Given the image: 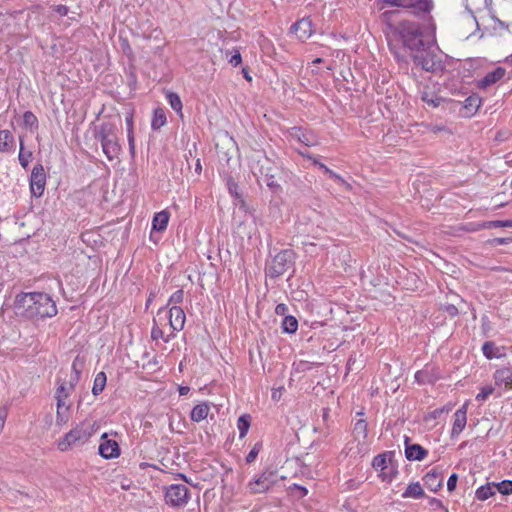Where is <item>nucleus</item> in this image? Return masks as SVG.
I'll list each match as a JSON object with an SVG mask.
<instances>
[{
	"mask_svg": "<svg viewBox=\"0 0 512 512\" xmlns=\"http://www.w3.org/2000/svg\"><path fill=\"white\" fill-rule=\"evenodd\" d=\"M167 320V310L166 308H160L157 312L156 317L153 320V327L151 330V338L153 340L163 339L165 342H168L172 337L175 336L172 331L170 334H165L163 326Z\"/></svg>",
	"mask_w": 512,
	"mask_h": 512,
	"instance_id": "nucleus-11",
	"label": "nucleus"
},
{
	"mask_svg": "<svg viewBox=\"0 0 512 512\" xmlns=\"http://www.w3.org/2000/svg\"><path fill=\"white\" fill-rule=\"evenodd\" d=\"M482 352L487 359L501 358L504 354L501 348L497 347L494 342L487 341L482 346Z\"/></svg>",
	"mask_w": 512,
	"mask_h": 512,
	"instance_id": "nucleus-26",
	"label": "nucleus"
},
{
	"mask_svg": "<svg viewBox=\"0 0 512 512\" xmlns=\"http://www.w3.org/2000/svg\"><path fill=\"white\" fill-rule=\"evenodd\" d=\"M283 330L287 333H294L298 328L297 319L293 316H286L282 322Z\"/></svg>",
	"mask_w": 512,
	"mask_h": 512,
	"instance_id": "nucleus-38",
	"label": "nucleus"
},
{
	"mask_svg": "<svg viewBox=\"0 0 512 512\" xmlns=\"http://www.w3.org/2000/svg\"><path fill=\"white\" fill-rule=\"evenodd\" d=\"M14 146V136L9 130H0V152H8Z\"/></svg>",
	"mask_w": 512,
	"mask_h": 512,
	"instance_id": "nucleus-27",
	"label": "nucleus"
},
{
	"mask_svg": "<svg viewBox=\"0 0 512 512\" xmlns=\"http://www.w3.org/2000/svg\"><path fill=\"white\" fill-rule=\"evenodd\" d=\"M243 73H244L245 79L248 81H251V77L249 76L248 72L245 69H243Z\"/></svg>",
	"mask_w": 512,
	"mask_h": 512,
	"instance_id": "nucleus-59",
	"label": "nucleus"
},
{
	"mask_svg": "<svg viewBox=\"0 0 512 512\" xmlns=\"http://www.w3.org/2000/svg\"><path fill=\"white\" fill-rule=\"evenodd\" d=\"M319 166L324 170L325 173L329 174L331 177L343 182V179L334 173L332 170H330L328 167H326L324 164H319Z\"/></svg>",
	"mask_w": 512,
	"mask_h": 512,
	"instance_id": "nucleus-51",
	"label": "nucleus"
},
{
	"mask_svg": "<svg viewBox=\"0 0 512 512\" xmlns=\"http://www.w3.org/2000/svg\"><path fill=\"white\" fill-rule=\"evenodd\" d=\"M402 37L404 44L411 50V55L414 52L421 51V49L429 44L423 41L419 26L413 23L403 26Z\"/></svg>",
	"mask_w": 512,
	"mask_h": 512,
	"instance_id": "nucleus-8",
	"label": "nucleus"
},
{
	"mask_svg": "<svg viewBox=\"0 0 512 512\" xmlns=\"http://www.w3.org/2000/svg\"><path fill=\"white\" fill-rule=\"evenodd\" d=\"M189 390H190V389H189V387H187V386H180V387H179V394H180L181 396L186 395V394H188Z\"/></svg>",
	"mask_w": 512,
	"mask_h": 512,
	"instance_id": "nucleus-56",
	"label": "nucleus"
},
{
	"mask_svg": "<svg viewBox=\"0 0 512 512\" xmlns=\"http://www.w3.org/2000/svg\"><path fill=\"white\" fill-rule=\"evenodd\" d=\"M287 311H288V307L285 304H283V303L278 304L276 306V308H275V312L278 315H282L283 316V315L286 314Z\"/></svg>",
	"mask_w": 512,
	"mask_h": 512,
	"instance_id": "nucleus-52",
	"label": "nucleus"
},
{
	"mask_svg": "<svg viewBox=\"0 0 512 512\" xmlns=\"http://www.w3.org/2000/svg\"><path fill=\"white\" fill-rule=\"evenodd\" d=\"M423 481L426 487H428L431 491H437V489L442 485L441 475L434 470L426 473Z\"/></svg>",
	"mask_w": 512,
	"mask_h": 512,
	"instance_id": "nucleus-25",
	"label": "nucleus"
},
{
	"mask_svg": "<svg viewBox=\"0 0 512 512\" xmlns=\"http://www.w3.org/2000/svg\"><path fill=\"white\" fill-rule=\"evenodd\" d=\"M251 425V416L249 414L241 415L237 420V428L240 438H244Z\"/></svg>",
	"mask_w": 512,
	"mask_h": 512,
	"instance_id": "nucleus-33",
	"label": "nucleus"
},
{
	"mask_svg": "<svg viewBox=\"0 0 512 512\" xmlns=\"http://www.w3.org/2000/svg\"><path fill=\"white\" fill-rule=\"evenodd\" d=\"M276 397H278V394L273 393V394H272V398H273V399H276Z\"/></svg>",
	"mask_w": 512,
	"mask_h": 512,
	"instance_id": "nucleus-64",
	"label": "nucleus"
},
{
	"mask_svg": "<svg viewBox=\"0 0 512 512\" xmlns=\"http://www.w3.org/2000/svg\"><path fill=\"white\" fill-rule=\"evenodd\" d=\"M424 496V490L419 482L411 483L403 492V498L419 499Z\"/></svg>",
	"mask_w": 512,
	"mask_h": 512,
	"instance_id": "nucleus-29",
	"label": "nucleus"
},
{
	"mask_svg": "<svg viewBox=\"0 0 512 512\" xmlns=\"http://www.w3.org/2000/svg\"><path fill=\"white\" fill-rule=\"evenodd\" d=\"M57 401V409H56V423L59 426L65 425L70 418V408L72 406L71 401L65 400H56Z\"/></svg>",
	"mask_w": 512,
	"mask_h": 512,
	"instance_id": "nucleus-22",
	"label": "nucleus"
},
{
	"mask_svg": "<svg viewBox=\"0 0 512 512\" xmlns=\"http://www.w3.org/2000/svg\"><path fill=\"white\" fill-rule=\"evenodd\" d=\"M322 60L320 58H316L313 62L314 63H320Z\"/></svg>",
	"mask_w": 512,
	"mask_h": 512,
	"instance_id": "nucleus-63",
	"label": "nucleus"
},
{
	"mask_svg": "<svg viewBox=\"0 0 512 512\" xmlns=\"http://www.w3.org/2000/svg\"><path fill=\"white\" fill-rule=\"evenodd\" d=\"M294 263V252L292 250H282L274 256L267 268V274L272 277H279L287 272Z\"/></svg>",
	"mask_w": 512,
	"mask_h": 512,
	"instance_id": "nucleus-7",
	"label": "nucleus"
},
{
	"mask_svg": "<svg viewBox=\"0 0 512 512\" xmlns=\"http://www.w3.org/2000/svg\"><path fill=\"white\" fill-rule=\"evenodd\" d=\"M467 409L468 402L464 403L461 408L456 410L454 413V421L451 430V437L455 438L460 435V433L464 430L467 423Z\"/></svg>",
	"mask_w": 512,
	"mask_h": 512,
	"instance_id": "nucleus-18",
	"label": "nucleus"
},
{
	"mask_svg": "<svg viewBox=\"0 0 512 512\" xmlns=\"http://www.w3.org/2000/svg\"><path fill=\"white\" fill-rule=\"evenodd\" d=\"M260 450H261V444L260 443H256L254 445V447L250 450L248 455L246 456V462L247 463H252L253 461H255V459L257 458Z\"/></svg>",
	"mask_w": 512,
	"mask_h": 512,
	"instance_id": "nucleus-42",
	"label": "nucleus"
},
{
	"mask_svg": "<svg viewBox=\"0 0 512 512\" xmlns=\"http://www.w3.org/2000/svg\"><path fill=\"white\" fill-rule=\"evenodd\" d=\"M17 313L27 318L53 317L57 314L55 302L46 293H23L16 297Z\"/></svg>",
	"mask_w": 512,
	"mask_h": 512,
	"instance_id": "nucleus-1",
	"label": "nucleus"
},
{
	"mask_svg": "<svg viewBox=\"0 0 512 512\" xmlns=\"http://www.w3.org/2000/svg\"><path fill=\"white\" fill-rule=\"evenodd\" d=\"M506 75V69L503 67H497L492 71H489L485 76L477 81V87L480 89H488L502 80Z\"/></svg>",
	"mask_w": 512,
	"mask_h": 512,
	"instance_id": "nucleus-17",
	"label": "nucleus"
},
{
	"mask_svg": "<svg viewBox=\"0 0 512 512\" xmlns=\"http://www.w3.org/2000/svg\"><path fill=\"white\" fill-rule=\"evenodd\" d=\"M274 484V473L263 472L247 484V489L252 494L264 493Z\"/></svg>",
	"mask_w": 512,
	"mask_h": 512,
	"instance_id": "nucleus-12",
	"label": "nucleus"
},
{
	"mask_svg": "<svg viewBox=\"0 0 512 512\" xmlns=\"http://www.w3.org/2000/svg\"><path fill=\"white\" fill-rule=\"evenodd\" d=\"M166 100L170 104L171 108L180 116L183 117L182 113V101L179 97V95L175 92L168 91L166 93Z\"/></svg>",
	"mask_w": 512,
	"mask_h": 512,
	"instance_id": "nucleus-30",
	"label": "nucleus"
},
{
	"mask_svg": "<svg viewBox=\"0 0 512 512\" xmlns=\"http://www.w3.org/2000/svg\"><path fill=\"white\" fill-rule=\"evenodd\" d=\"M457 480H458L457 474H452L449 477V479L447 481V489H448V491H450V492L454 491V489L456 488Z\"/></svg>",
	"mask_w": 512,
	"mask_h": 512,
	"instance_id": "nucleus-47",
	"label": "nucleus"
},
{
	"mask_svg": "<svg viewBox=\"0 0 512 512\" xmlns=\"http://www.w3.org/2000/svg\"><path fill=\"white\" fill-rule=\"evenodd\" d=\"M127 126V135L134 134L133 132V116L128 115L125 119Z\"/></svg>",
	"mask_w": 512,
	"mask_h": 512,
	"instance_id": "nucleus-48",
	"label": "nucleus"
},
{
	"mask_svg": "<svg viewBox=\"0 0 512 512\" xmlns=\"http://www.w3.org/2000/svg\"><path fill=\"white\" fill-rule=\"evenodd\" d=\"M209 406L206 403L196 405L191 411V419L195 422H200L207 418L209 413Z\"/></svg>",
	"mask_w": 512,
	"mask_h": 512,
	"instance_id": "nucleus-28",
	"label": "nucleus"
},
{
	"mask_svg": "<svg viewBox=\"0 0 512 512\" xmlns=\"http://www.w3.org/2000/svg\"><path fill=\"white\" fill-rule=\"evenodd\" d=\"M391 6L410 8L413 13L427 12L431 9V3L428 0H383Z\"/></svg>",
	"mask_w": 512,
	"mask_h": 512,
	"instance_id": "nucleus-14",
	"label": "nucleus"
},
{
	"mask_svg": "<svg viewBox=\"0 0 512 512\" xmlns=\"http://www.w3.org/2000/svg\"><path fill=\"white\" fill-rule=\"evenodd\" d=\"M291 30L296 34L297 38L301 41H305L313 34L312 21L309 18H302L292 25Z\"/></svg>",
	"mask_w": 512,
	"mask_h": 512,
	"instance_id": "nucleus-19",
	"label": "nucleus"
},
{
	"mask_svg": "<svg viewBox=\"0 0 512 512\" xmlns=\"http://www.w3.org/2000/svg\"><path fill=\"white\" fill-rule=\"evenodd\" d=\"M499 227H512V220H495V221H487L482 224H479L478 229H491V228H499Z\"/></svg>",
	"mask_w": 512,
	"mask_h": 512,
	"instance_id": "nucleus-36",
	"label": "nucleus"
},
{
	"mask_svg": "<svg viewBox=\"0 0 512 512\" xmlns=\"http://www.w3.org/2000/svg\"><path fill=\"white\" fill-rule=\"evenodd\" d=\"M31 158H32V153L24 152L23 141L20 139V152L18 155V159L23 168H27Z\"/></svg>",
	"mask_w": 512,
	"mask_h": 512,
	"instance_id": "nucleus-39",
	"label": "nucleus"
},
{
	"mask_svg": "<svg viewBox=\"0 0 512 512\" xmlns=\"http://www.w3.org/2000/svg\"><path fill=\"white\" fill-rule=\"evenodd\" d=\"M405 455L408 460H422L427 455V451L419 444L406 445Z\"/></svg>",
	"mask_w": 512,
	"mask_h": 512,
	"instance_id": "nucleus-24",
	"label": "nucleus"
},
{
	"mask_svg": "<svg viewBox=\"0 0 512 512\" xmlns=\"http://www.w3.org/2000/svg\"><path fill=\"white\" fill-rule=\"evenodd\" d=\"M394 451H386L374 457L372 466L379 471L382 481L391 482L398 474Z\"/></svg>",
	"mask_w": 512,
	"mask_h": 512,
	"instance_id": "nucleus-6",
	"label": "nucleus"
},
{
	"mask_svg": "<svg viewBox=\"0 0 512 512\" xmlns=\"http://www.w3.org/2000/svg\"><path fill=\"white\" fill-rule=\"evenodd\" d=\"M495 486H494V483L490 484H486V485H483L481 487H479L477 490H476V498L478 500H486L488 499L489 497H491L492 495L495 494Z\"/></svg>",
	"mask_w": 512,
	"mask_h": 512,
	"instance_id": "nucleus-34",
	"label": "nucleus"
},
{
	"mask_svg": "<svg viewBox=\"0 0 512 512\" xmlns=\"http://www.w3.org/2000/svg\"><path fill=\"white\" fill-rule=\"evenodd\" d=\"M54 10L60 15V16H66L68 15L69 8L65 5H57L54 7Z\"/></svg>",
	"mask_w": 512,
	"mask_h": 512,
	"instance_id": "nucleus-49",
	"label": "nucleus"
},
{
	"mask_svg": "<svg viewBox=\"0 0 512 512\" xmlns=\"http://www.w3.org/2000/svg\"><path fill=\"white\" fill-rule=\"evenodd\" d=\"M415 65L420 66L426 71H435L440 67V61L438 57L430 50L428 44L421 51L414 52L412 54Z\"/></svg>",
	"mask_w": 512,
	"mask_h": 512,
	"instance_id": "nucleus-9",
	"label": "nucleus"
},
{
	"mask_svg": "<svg viewBox=\"0 0 512 512\" xmlns=\"http://www.w3.org/2000/svg\"><path fill=\"white\" fill-rule=\"evenodd\" d=\"M166 503L174 506L181 507L187 504L189 500L188 488L183 484H173L166 489L165 493Z\"/></svg>",
	"mask_w": 512,
	"mask_h": 512,
	"instance_id": "nucleus-10",
	"label": "nucleus"
},
{
	"mask_svg": "<svg viewBox=\"0 0 512 512\" xmlns=\"http://www.w3.org/2000/svg\"><path fill=\"white\" fill-rule=\"evenodd\" d=\"M170 214L166 210H162L154 214L152 219V229L155 231H165L169 222Z\"/></svg>",
	"mask_w": 512,
	"mask_h": 512,
	"instance_id": "nucleus-23",
	"label": "nucleus"
},
{
	"mask_svg": "<svg viewBox=\"0 0 512 512\" xmlns=\"http://www.w3.org/2000/svg\"><path fill=\"white\" fill-rule=\"evenodd\" d=\"M266 184L269 186V187H273L274 185V182L273 181H270L269 179H266Z\"/></svg>",
	"mask_w": 512,
	"mask_h": 512,
	"instance_id": "nucleus-60",
	"label": "nucleus"
},
{
	"mask_svg": "<svg viewBox=\"0 0 512 512\" xmlns=\"http://www.w3.org/2000/svg\"><path fill=\"white\" fill-rule=\"evenodd\" d=\"M481 102V98L478 95H471L465 99L464 109L467 111L468 114L473 115L481 106Z\"/></svg>",
	"mask_w": 512,
	"mask_h": 512,
	"instance_id": "nucleus-31",
	"label": "nucleus"
},
{
	"mask_svg": "<svg viewBox=\"0 0 512 512\" xmlns=\"http://www.w3.org/2000/svg\"><path fill=\"white\" fill-rule=\"evenodd\" d=\"M368 425L363 419H359L353 427V440L346 445V454L351 458L358 459L369 453V443L367 441Z\"/></svg>",
	"mask_w": 512,
	"mask_h": 512,
	"instance_id": "nucleus-3",
	"label": "nucleus"
},
{
	"mask_svg": "<svg viewBox=\"0 0 512 512\" xmlns=\"http://www.w3.org/2000/svg\"><path fill=\"white\" fill-rule=\"evenodd\" d=\"M447 311L451 314V315H454L457 313V308L455 306H449L447 308Z\"/></svg>",
	"mask_w": 512,
	"mask_h": 512,
	"instance_id": "nucleus-58",
	"label": "nucleus"
},
{
	"mask_svg": "<svg viewBox=\"0 0 512 512\" xmlns=\"http://www.w3.org/2000/svg\"><path fill=\"white\" fill-rule=\"evenodd\" d=\"M261 168H263V166H262ZM260 174H261V175H264L265 177H268V176H269L268 172L264 174V172L262 171V169H260Z\"/></svg>",
	"mask_w": 512,
	"mask_h": 512,
	"instance_id": "nucleus-62",
	"label": "nucleus"
},
{
	"mask_svg": "<svg viewBox=\"0 0 512 512\" xmlns=\"http://www.w3.org/2000/svg\"><path fill=\"white\" fill-rule=\"evenodd\" d=\"M83 363L79 358H76L69 373H66L64 377H59L57 380V389L55 392L56 400L71 401L70 396L73 393L77 383L80 380L81 370Z\"/></svg>",
	"mask_w": 512,
	"mask_h": 512,
	"instance_id": "nucleus-4",
	"label": "nucleus"
},
{
	"mask_svg": "<svg viewBox=\"0 0 512 512\" xmlns=\"http://www.w3.org/2000/svg\"><path fill=\"white\" fill-rule=\"evenodd\" d=\"M494 392V388L492 386H484L481 388L480 392L476 395V400L483 402L488 399V397Z\"/></svg>",
	"mask_w": 512,
	"mask_h": 512,
	"instance_id": "nucleus-41",
	"label": "nucleus"
},
{
	"mask_svg": "<svg viewBox=\"0 0 512 512\" xmlns=\"http://www.w3.org/2000/svg\"><path fill=\"white\" fill-rule=\"evenodd\" d=\"M422 100L427 103L429 106H432V107H438L440 105V102H441V98H433V97H429L428 94H424L422 96Z\"/></svg>",
	"mask_w": 512,
	"mask_h": 512,
	"instance_id": "nucleus-44",
	"label": "nucleus"
},
{
	"mask_svg": "<svg viewBox=\"0 0 512 512\" xmlns=\"http://www.w3.org/2000/svg\"><path fill=\"white\" fill-rule=\"evenodd\" d=\"M512 243V237H506V238H494L490 241L491 245L497 246V245H506Z\"/></svg>",
	"mask_w": 512,
	"mask_h": 512,
	"instance_id": "nucleus-45",
	"label": "nucleus"
},
{
	"mask_svg": "<svg viewBox=\"0 0 512 512\" xmlns=\"http://www.w3.org/2000/svg\"><path fill=\"white\" fill-rule=\"evenodd\" d=\"M328 417H329V409L328 408H324L323 409V413H322V418H323L324 421H327Z\"/></svg>",
	"mask_w": 512,
	"mask_h": 512,
	"instance_id": "nucleus-57",
	"label": "nucleus"
},
{
	"mask_svg": "<svg viewBox=\"0 0 512 512\" xmlns=\"http://www.w3.org/2000/svg\"><path fill=\"white\" fill-rule=\"evenodd\" d=\"M429 504L431 507H433L434 509H440V508H443V504L440 500L436 499V498H431L430 501H429Z\"/></svg>",
	"mask_w": 512,
	"mask_h": 512,
	"instance_id": "nucleus-53",
	"label": "nucleus"
},
{
	"mask_svg": "<svg viewBox=\"0 0 512 512\" xmlns=\"http://www.w3.org/2000/svg\"><path fill=\"white\" fill-rule=\"evenodd\" d=\"M128 137V143H129V151L132 156L135 155V139L134 134L127 135Z\"/></svg>",
	"mask_w": 512,
	"mask_h": 512,
	"instance_id": "nucleus-50",
	"label": "nucleus"
},
{
	"mask_svg": "<svg viewBox=\"0 0 512 512\" xmlns=\"http://www.w3.org/2000/svg\"><path fill=\"white\" fill-rule=\"evenodd\" d=\"M494 486H495L496 490L503 495H509L512 493V481L511 480H504L500 483H494Z\"/></svg>",
	"mask_w": 512,
	"mask_h": 512,
	"instance_id": "nucleus-40",
	"label": "nucleus"
},
{
	"mask_svg": "<svg viewBox=\"0 0 512 512\" xmlns=\"http://www.w3.org/2000/svg\"><path fill=\"white\" fill-rule=\"evenodd\" d=\"M241 62H242L241 54L238 50H235L234 54L229 59V63L236 67V66L240 65Z\"/></svg>",
	"mask_w": 512,
	"mask_h": 512,
	"instance_id": "nucleus-46",
	"label": "nucleus"
},
{
	"mask_svg": "<svg viewBox=\"0 0 512 512\" xmlns=\"http://www.w3.org/2000/svg\"><path fill=\"white\" fill-rule=\"evenodd\" d=\"M415 378H416V380H417L419 383H423V382L425 381V379H424V372H422V371H418V372H416V374H415Z\"/></svg>",
	"mask_w": 512,
	"mask_h": 512,
	"instance_id": "nucleus-55",
	"label": "nucleus"
},
{
	"mask_svg": "<svg viewBox=\"0 0 512 512\" xmlns=\"http://www.w3.org/2000/svg\"><path fill=\"white\" fill-rule=\"evenodd\" d=\"M290 135L293 139L306 146H315L318 144L317 137L311 131H306L299 127L292 128Z\"/></svg>",
	"mask_w": 512,
	"mask_h": 512,
	"instance_id": "nucleus-21",
	"label": "nucleus"
},
{
	"mask_svg": "<svg viewBox=\"0 0 512 512\" xmlns=\"http://www.w3.org/2000/svg\"><path fill=\"white\" fill-rule=\"evenodd\" d=\"M495 385L506 390L512 389V368L503 367L497 369L493 375Z\"/></svg>",
	"mask_w": 512,
	"mask_h": 512,
	"instance_id": "nucleus-20",
	"label": "nucleus"
},
{
	"mask_svg": "<svg viewBox=\"0 0 512 512\" xmlns=\"http://www.w3.org/2000/svg\"><path fill=\"white\" fill-rule=\"evenodd\" d=\"M167 319L172 333L181 331L184 328L186 316L183 309L179 306H172L167 311Z\"/></svg>",
	"mask_w": 512,
	"mask_h": 512,
	"instance_id": "nucleus-15",
	"label": "nucleus"
},
{
	"mask_svg": "<svg viewBox=\"0 0 512 512\" xmlns=\"http://www.w3.org/2000/svg\"><path fill=\"white\" fill-rule=\"evenodd\" d=\"M95 423L85 420L74 426L57 442V448L62 451H68L74 446L84 445L94 434Z\"/></svg>",
	"mask_w": 512,
	"mask_h": 512,
	"instance_id": "nucleus-2",
	"label": "nucleus"
},
{
	"mask_svg": "<svg viewBox=\"0 0 512 512\" xmlns=\"http://www.w3.org/2000/svg\"><path fill=\"white\" fill-rule=\"evenodd\" d=\"M102 442L99 445V454L105 459L117 458L120 455V448L115 440L108 439L106 433L101 436Z\"/></svg>",
	"mask_w": 512,
	"mask_h": 512,
	"instance_id": "nucleus-16",
	"label": "nucleus"
},
{
	"mask_svg": "<svg viewBox=\"0 0 512 512\" xmlns=\"http://www.w3.org/2000/svg\"><path fill=\"white\" fill-rule=\"evenodd\" d=\"M106 375L104 372H99L96 374L93 387H92V393L93 395L97 396L99 395L105 388L106 385Z\"/></svg>",
	"mask_w": 512,
	"mask_h": 512,
	"instance_id": "nucleus-35",
	"label": "nucleus"
},
{
	"mask_svg": "<svg viewBox=\"0 0 512 512\" xmlns=\"http://www.w3.org/2000/svg\"><path fill=\"white\" fill-rule=\"evenodd\" d=\"M183 298H184V292L183 290H177L175 291L171 296H170V299H169V303L170 304H174V306H176V304H179L183 301Z\"/></svg>",
	"mask_w": 512,
	"mask_h": 512,
	"instance_id": "nucleus-43",
	"label": "nucleus"
},
{
	"mask_svg": "<svg viewBox=\"0 0 512 512\" xmlns=\"http://www.w3.org/2000/svg\"><path fill=\"white\" fill-rule=\"evenodd\" d=\"M166 124V114L163 108L154 110L151 127L153 130H158Z\"/></svg>",
	"mask_w": 512,
	"mask_h": 512,
	"instance_id": "nucleus-32",
	"label": "nucleus"
},
{
	"mask_svg": "<svg viewBox=\"0 0 512 512\" xmlns=\"http://www.w3.org/2000/svg\"><path fill=\"white\" fill-rule=\"evenodd\" d=\"M23 126L26 129H30L31 131L36 130L38 128V119L31 111H26L24 113Z\"/></svg>",
	"mask_w": 512,
	"mask_h": 512,
	"instance_id": "nucleus-37",
	"label": "nucleus"
},
{
	"mask_svg": "<svg viewBox=\"0 0 512 512\" xmlns=\"http://www.w3.org/2000/svg\"><path fill=\"white\" fill-rule=\"evenodd\" d=\"M46 184V175L42 165L34 166L30 177V190L35 197L42 196Z\"/></svg>",
	"mask_w": 512,
	"mask_h": 512,
	"instance_id": "nucleus-13",
	"label": "nucleus"
},
{
	"mask_svg": "<svg viewBox=\"0 0 512 512\" xmlns=\"http://www.w3.org/2000/svg\"><path fill=\"white\" fill-rule=\"evenodd\" d=\"M196 170H201L200 160H197Z\"/></svg>",
	"mask_w": 512,
	"mask_h": 512,
	"instance_id": "nucleus-61",
	"label": "nucleus"
},
{
	"mask_svg": "<svg viewBox=\"0 0 512 512\" xmlns=\"http://www.w3.org/2000/svg\"><path fill=\"white\" fill-rule=\"evenodd\" d=\"M98 136L106 157L110 161L118 158L121 148L116 137V127L113 124L104 123L100 127Z\"/></svg>",
	"mask_w": 512,
	"mask_h": 512,
	"instance_id": "nucleus-5",
	"label": "nucleus"
},
{
	"mask_svg": "<svg viewBox=\"0 0 512 512\" xmlns=\"http://www.w3.org/2000/svg\"><path fill=\"white\" fill-rule=\"evenodd\" d=\"M429 129L433 133H438V132L446 130V128L444 126H442V125H430Z\"/></svg>",
	"mask_w": 512,
	"mask_h": 512,
	"instance_id": "nucleus-54",
	"label": "nucleus"
}]
</instances>
